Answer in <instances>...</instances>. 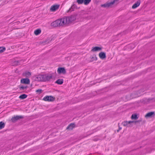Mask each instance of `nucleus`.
Masks as SVG:
<instances>
[{"mask_svg": "<svg viewBox=\"0 0 155 155\" xmlns=\"http://www.w3.org/2000/svg\"><path fill=\"white\" fill-rule=\"evenodd\" d=\"M75 19L76 17L74 16L65 17L53 21L51 23V26L54 27L66 26Z\"/></svg>", "mask_w": 155, "mask_h": 155, "instance_id": "obj_1", "label": "nucleus"}, {"mask_svg": "<svg viewBox=\"0 0 155 155\" xmlns=\"http://www.w3.org/2000/svg\"><path fill=\"white\" fill-rule=\"evenodd\" d=\"M119 0H114L110 2L106 3L104 4L101 5V6L104 8L111 7L116 2H117Z\"/></svg>", "mask_w": 155, "mask_h": 155, "instance_id": "obj_2", "label": "nucleus"}, {"mask_svg": "<svg viewBox=\"0 0 155 155\" xmlns=\"http://www.w3.org/2000/svg\"><path fill=\"white\" fill-rule=\"evenodd\" d=\"M34 80L38 81H43V75L39 74L35 75L33 77Z\"/></svg>", "mask_w": 155, "mask_h": 155, "instance_id": "obj_3", "label": "nucleus"}, {"mask_svg": "<svg viewBox=\"0 0 155 155\" xmlns=\"http://www.w3.org/2000/svg\"><path fill=\"white\" fill-rule=\"evenodd\" d=\"M138 121H124L123 122L122 124L123 126L124 127H132V125L131 126V124L132 123H133L134 122H138Z\"/></svg>", "mask_w": 155, "mask_h": 155, "instance_id": "obj_4", "label": "nucleus"}, {"mask_svg": "<svg viewBox=\"0 0 155 155\" xmlns=\"http://www.w3.org/2000/svg\"><path fill=\"white\" fill-rule=\"evenodd\" d=\"M55 98L51 96H46L45 97L43 100L45 101H54Z\"/></svg>", "mask_w": 155, "mask_h": 155, "instance_id": "obj_5", "label": "nucleus"}, {"mask_svg": "<svg viewBox=\"0 0 155 155\" xmlns=\"http://www.w3.org/2000/svg\"><path fill=\"white\" fill-rule=\"evenodd\" d=\"M43 81L45 82L49 81L52 78V76L51 75L45 74L43 75Z\"/></svg>", "mask_w": 155, "mask_h": 155, "instance_id": "obj_6", "label": "nucleus"}, {"mask_svg": "<svg viewBox=\"0 0 155 155\" xmlns=\"http://www.w3.org/2000/svg\"><path fill=\"white\" fill-rule=\"evenodd\" d=\"M57 72L58 74H65L66 73V71L64 67H60L58 68Z\"/></svg>", "mask_w": 155, "mask_h": 155, "instance_id": "obj_7", "label": "nucleus"}, {"mask_svg": "<svg viewBox=\"0 0 155 155\" xmlns=\"http://www.w3.org/2000/svg\"><path fill=\"white\" fill-rule=\"evenodd\" d=\"M23 118V117L22 116H16L12 117L11 120L12 122L14 123L17 121L18 120Z\"/></svg>", "mask_w": 155, "mask_h": 155, "instance_id": "obj_8", "label": "nucleus"}, {"mask_svg": "<svg viewBox=\"0 0 155 155\" xmlns=\"http://www.w3.org/2000/svg\"><path fill=\"white\" fill-rule=\"evenodd\" d=\"M60 5H54L51 6L50 8V11L54 12L58 10Z\"/></svg>", "mask_w": 155, "mask_h": 155, "instance_id": "obj_9", "label": "nucleus"}, {"mask_svg": "<svg viewBox=\"0 0 155 155\" xmlns=\"http://www.w3.org/2000/svg\"><path fill=\"white\" fill-rule=\"evenodd\" d=\"M21 82L23 84H29L30 83V80L28 78H23L21 80Z\"/></svg>", "mask_w": 155, "mask_h": 155, "instance_id": "obj_10", "label": "nucleus"}, {"mask_svg": "<svg viewBox=\"0 0 155 155\" xmlns=\"http://www.w3.org/2000/svg\"><path fill=\"white\" fill-rule=\"evenodd\" d=\"M102 48L99 47H93L91 50V51L92 52H95L98 51H100L101 50Z\"/></svg>", "mask_w": 155, "mask_h": 155, "instance_id": "obj_11", "label": "nucleus"}, {"mask_svg": "<svg viewBox=\"0 0 155 155\" xmlns=\"http://www.w3.org/2000/svg\"><path fill=\"white\" fill-rule=\"evenodd\" d=\"M140 0H138L137 2L134 4L132 6V8L134 9L138 6L140 4Z\"/></svg>", "mask_w": 155, "mask_h": 155, "instance_id": "obj_12", "label": "nucleus"}, {"mask_svg": "<svg viewBox=\"0 0 155 155\" xmlns=\"http://www.w3.org/2000/svg\"><path fill=\"white\" fill-rule=\"evenodd\" d=\"M76 5L75 4L73 5L67 11L68 12H71L73 11H74V10L75 8L76 7Z\"/></svg>", "mask_w": 155, "mask_h": 155, "instance_id": "obj_13", "label": "nucleus"}, {"mask_svg": "<svg viewBox=\"0 0 155 155\" xmlns=\"http://www.w3.org/2000/svg\"><path fill=\"white\" fill-rule=\"evenodd\" d=\"M99 56L101 59H104L106 57L105 53L101 52L99 54Z\"/></svg>", "mask_w": 155, "mask_h": 155, "instance_id": "obj_14", "label": "nucleus"}, {"mask_svg": "<svg viewBox=\"0 0 155 155\" xmlns=\"http://www.w3.org/2000/svg\"><path fill=\"white\" fill-rule=\"evenodd\" d=\"M23 75L24 76H25V77H28L30 76H31V73L30 72L26 71L25 72H24L23 74Z\"/></svg>", "mask_w": 155, "mask_h": 155, "instance_id": "obj_15", "label": "nucleus"}, {"mask_svg": "<svg viewBox=\"0 0 155 155\" xmlns=\"http://www.w3.org/2000/svg\"><path fill=\"white\" fill-rule=\"evenodd\" d=\"M75 127L74 124H71L67 128V129L72 130Z\"/></svg>", "mask_w": 155, "mask_h": 155, "instance_id": "obj_16", "label": "nucleus"}, {"mask_svg": "<svg viewBox=\"0 0 155 155\" xmlns=\"http://www.w3.org/2000/svg\"><path fill=\"white\" fill-rule=\"evenodd\" d=\"M154 114V112H151L147 113L145 116L146 118H147L151 117Z\"/></svg>", "mask_w": 155, "mask_h": 155, "instance_id": "obj_17", "label": "nucleus"}, {"mask_svg": "<svg viewBox=\"0 0 155 155\" xmlns=\"http://www.w3.org/2000/svg\"><path fill=\"white\" fill-rule=\"evenodd\" d=\"M56 83L59 84H61L63 83V79H58L56 82Z\"/></svg>", "mask_w": 155, "mask_h": 155, "instance_id": "obj_18", "label": "nucleus"}, {"mask_svg": "<svg viewBox=\"0 0 155 155\" xmlns=\"http://www.w3.org/2000/svg\"><path fill=\"white\" fill-rule=\"evenodd\" d=\"M41 31L40 29H38L35 31L34 34L36 35H38L41 33Z\"/></svg>", "mask_w": 155, "mask_h": 155, "instance_id": "obj_19", "label": "nucleus"}, {"mask_svg": "<svg viewBox=\"0 0 155 155\" xmlns=\"http://www.w3.org/2000/svg\"><path fill=\"white\" fill-rule=\"evenodd\" d=\"M91 60L90 61L92 62L94 61H96L97 60V57L96 55L94 56H91L90 57Z\"/></svg>", "mask_w": 155, "mask_h": 155, "instance_id": "obj_20", "label": "nucleus"}, {"mask_svg": "<svg viewBox=\"0 0 155 155\" xmlns=\"http://www.w3.org/2000/svg\"><path fill=\"white\" fill-rule=\"evenodd\" d=\"M27 97V95L24 94L22 95H21L19 97V98L20 99H23L25 98H26Z\"/></svg>", "mask_w": 155, "mask_h": 155, "instance_id": "obj_21", "label": "nucleus"}, {"mask_svg": "<svg viewBox=\"0 0 155 155\" xmlns=\"http://www.w3.org/2000/svg\"><path fill=\"white\" fill-rule=\"evenodd\" d=\"M5 124L2 121L0 122V130L3 128L5 127Z\"/></svg>", "mask_w": 155, "mask_h": 155, "instance_id": "obj_22", "label": "nucleus"}, {"mask_svg": "<svg viewBox=\"0 0 155 155\" xmlns=\"http://www.w3.org/2000/svg\"><path fill=\"white\" fill-rule=\"evenodd\" d=\"M138 118L137 117V115L136 114H133L132 115L131 117V118L132 119H136Z\"/></svg>", "mask_w": 155, "mask_h": 155, "instance_id": "obj_23", "label": "nucleus"}, {"mask_svg": "<svg viewBox=\"0 0 155 155\" xmlns=\"http://www.w3.org/2000/svg\"><path fill=\"white\" fill-rule=\"evenodd\" d=\"M5 50V48L4 47H0V53H2Z\"/></svg>", "mask_w": 155, "mask_h": 155, "instance_id": "obj_24", "label": "nucleus"}, {"mask_svg": "<svg viewBox=\"0 0 155 155\" xmlns=\"http://www.w3.org/2000/svg\"><path fill=\"white\" fill-rule=\"evenodd\" d=\"M28 87L27 86H21L19 88L20 90H24L28 88Z\"/></svg>", "mask_w": 155, "mask_h": 155, "instance_id": "obj_25", "label": "nucleus"}, {"mask_svg": "<svg viewBox=\"0 0 155 155\" xmlns=\"http://www.w3.org/2000/svg\"><path fill=\"white\" fill-rule=\"evenodd\" d=\"M91 0H84V4L85 5H88L91 1Z\"/></svg>", "mask_w": 155, "mask_h": 155, "instance_id": "obj_26", "label": "nucleus"}, {"mask_svg": "<svg viewBox=\"0 0 155 155\" xmlns=\"http://www.w3.org/2000/svg\"><path fill=\"white\" fill-rule=\"evenodd\" d=\"M76 2L78 4H81L84 2V0H77Z\"/></svg>", "mask_w": 155, "mask_h": 155, "instance_id": "obj_27", "label": "nucleus"}, {"mask_svg": "<svg viewBox=\"0 0 155 155\" xmlns=\"http://www.w3.org/2000/svg\"><path fill=\"white\" fill-rule=\"evenodd\" d=\"M36 92L39 94H40L41 93L42 90L41 89H38L36 91Z\"/></svg>", "mask_w": 155, "mask_h": 155, "instance_id": "obj_28", "label": "nucleus"}, {"mask_svg": "<svg viewBox=\"0 0 155 155\" xmlns=\"http://www.w3.org/2000/svg\"><path fill=\"white\" fill-rule=\"evenodd\" d=\"M88 12H85L83 13V15H88Z\"/></svg>", "mask_w": 155, "mask_h": 155, "instance_id": "obj_29", "label": "nucleus"}, {"mask_svg": "<svg viewBox=\"0 0 155 155\" xmlns=\"http://www.w3.org/2000/svg\"><path fill=\"white\" fill-rule=\"evenodd\" d=\"M121 128H122L121 127H119V130H121Z\"/></svg>", "mask_w": 155, "mask_h": 155, "instance_id": "obj_30", "label": "nucleus"}, {"mask_svg": "<svg viewBox=\"0 0 155 155\" xmlns=\"http://www.w3.org/2000/svg\"><path fill=\"white\" fill-rule=\"evenodd\" d=\"M16 62H17V63H18V61H16Z\"/></svg>", "mask_w": 155, "mask_h": 155, "instance_id": "obj_31", "label": "nucleus"}]
</instances>
